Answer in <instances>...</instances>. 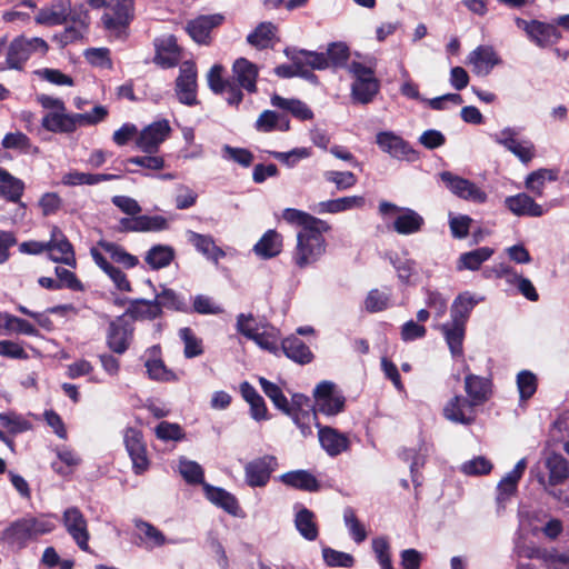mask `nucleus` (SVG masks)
Returning <instances> with one entry per match:
<instances>
[{"mask_svg": "<svg viewBox=\"0 0 569 569\" xmlns=\"http://www.w3.org/2000/svg\"><path fill=\"white\" fill-rule=\"evenodd\" d=\"M258 67L246 58H238L232 64L231 83H234L241 91L249 93L257 91Z\"/></svg>", "mask_w": 569, "mask_h": 569, "instance_id": "22", "label": "nucleus"}, {"mask_svg": "<svg viewBox=\"0 0 569 569\" xmlns=\"http://www.w3.org/2000/svg\"><path fill=\"white\" fill-rule=\"evenodd\" d=\"M515 23L526 32L530 41L540 48L549 47L560 39V33L553 24L538 20L528 21L518 17L515 19Z\"/></svg>", "mask_w": 569, "mask_h": 569, "instance_id": "14", "label": "nucleus"}, {"mask_svg": "<svg viewBox=\"0 0 569 569\" xmlns=\"http://www.w3.org/2000/svg\"><path fill=\"white\" fill-rule=\"evenodd\" d=\"M517 387L522 400H527L533 396L537 390V378L528 370H522L517 376Z\"/></svg>", "mask_w": 569, "mask_h": 569, "instance_id": "63", "label": "nucleus"}, {"mask_svg": "<svg viewBox=\"0 0 569 569\" xmlns=\"http://www.w3.org/2000/svg\"><path fill=\"white\" fill-rule=\"evenodd\" d=\"M154 62L162 68H172L179 63L180 52L176 39L170 36L156 44Z\"/></svg>", "mask_w": 569, "mask_h": 569, "instance_id": "39", "label": "nucleus"}, {"mask_svg": "<svg viewBox=\"0 0 569 569\" xmlns=\"http://www.w3.org/2000/svg\"><path fill=\"white\" fill-rule=\"evenodd\" d=\"M365 204V198L361 196H347L338 199L320 201L313 208L317 213H339L348 210L361 208Z\"/></svg>", "mask_w": 569, "mask_h": 569, "instance_id": "37", "label": "nucleus"}, {"mask_svg": "<svg viewBox=\"0 0 569 569\" xmlns=\"http://www.w3.org/2000/svg\"><path fill=\"white\" fill-rule=\"evenodd\" d=\"M186 238L199 253L216 263L226 256V252L216 244L213 237L210 234H202L192 230H187Z\"/></svg>", "mask_w": 569, "mask_h": 569, "instance_id": "30", "label": "nucleus"}, {"mask_svg": "<svg viewBox=\"0 0 569 569\" xmlns=\"http://www.w3.org/2000/svg\"><path fill=\"white\" fill-rule=\"evenodd\" d=\"M90 250H97L100 254L106 256L108 260L127 269H132L139 264L138 257L129 253L123 247L114 242L100 240Z\"/></svg>", "mask_w": 569, "mask_h": 569, "instance_id": "27", "label": "nucleus"}, {"mask_svg": "<svg viewBox=\"0 0 569 569\" xmlns=\"http://www.w3.org/2000/svg\"><path fill=\"white\" fill-rule=\"evenodd\" d=\"M223 68L220 64H214L208 72L207 79L209 88L214 93L224 94L226 101L231 106H238L242 99V91L237 88L230 80H224L222 77Z\"/></svg>", "mask_w": 569, "mask_h": 569, "instance_id": "19", "label": "nucleus"}, {"mask_svg": "<svg viewBox=\"0 0 569 569\" xmlns=\"http://www.w3.org/2000/svg\"><path fill=\"white\" fill-rule=\"evenodd\" d=\"M0 422L12 435L26 432L32 427L31 422L22 415L13 411L1 412Z\"/></svg>", "mask_w": 569, "mask_h": 569, "instance_id": "59", "label": "nucleus"}, {"mask_svg": "<svg viewBox=\"0 0 569 569\" xmlns=\"http://www.w3.org/2000/svg\"><path fill=\"white\" fill-rule=\"evenodd\" d=\"M24 518L29 525L33 539L52 532L57 527L56 521L58 517L53 513H43L38 517L27 516Z\"/></svg>", "mask_w": 569, "mask_h": 569, "instance_id": "52", "label": "nucleus"}, {"mask_svg": "<svg viewBox=\"0 0 569 569\" xmlns=\"http://www.w3.org/2000/svg\"><path fill=\"white\" fill-rule=\"evenodd\" d=\"M271 104L276 108L289 111L293 117L300 120H310L313 118L311 109L305 102L297 99H287L273 94L271 97Z\"/></svg>", "mask_w": 569, "mask_h": 569, "instance_id": "48", "label": "nucleus"}, {"mask_svg": "<svg viewBox=\"0 0 569 569\" xmlns=\"http://www.w3.org/2000/svg\"><path fill=\"white\" fill-rule=\"evenodd\" d=\"M493 252V249L490 247H480L475 250L463 252L459 256L456 268L458 271L479 270L481 264L492 257Z\"/></svg>", "mask_w": 569, "mask_h": 569, "instance_id": "42", "label": "nucleus"}, {"mask_svg": "<svg viewBox=\"0 0 569 569\" xmlns=\"http://www.w3.org/2000/svg\"><path fill=\"white\" fill-rule=\"evenodd\" d=\"M439 177L446 188L460 199L475 203H485L488 199L487 193L468 179L450 171H442Z\"/></svg>", "mask_w": 569, "mask_h": 569, "instance_id": "11", "label": "nucleus"}, {"mask_svg": "<svg viewBox=\"0 0 569 569\" xmlns=\"http://www.w3.org/2000/svg\"><path fill=\"white\" fill-rule=\"evenodd\" d=\"M491 380L473 373L465 377V391L467 398L477 407L482 406L491 397Z\"/></svg>", "mask_w": 569, "mask_h": 569, "instance_id": "28", "label": "nucleus"}, {"mask_svg": "<svg viewBox=\"0 0 569 569\" xmlns=\"http://www.w3.org/2000/svg\"><path fill=\"white\" fill-rule=\"evenodd\" d=\"M469 291L459 293L450 307V320L467 325L473 308L483 300Z\"/></svg>", "mask_w": 569, "mask_h": 569, "instance_id": "34", "label": "nucleus"}, {"mask_svg": "<svg viewBox=\"0 0 569 569\" xmlns=\"http://www.w3.org/2000/svg\"><path fill=\"white\" fill-rule=\"evenodd\" d=\"M281 347L284 355L298 363L305 365L312 360L310 348L298 337L290 336L283 339Z\"/></svg>", "mask_w": 569, "mask_h": 569, "instance_id": "45", "label": "nucleus"}, {"mask_svg": "<svg viewBox=\"0 0 569 569\" xmlns=\"http://www.w3.org/2000/svg\"><path fill=\"white\" fill-rule=\"evenodd\" d=\"M223 21L221 14L200 16L187 24V32L198 43H208L211 30Z\"/></svg>", "mask_w": 569, "mask_h": 569, "instance_id": "31", "label": "nucleus"}, {"mask_svg": "<svg viewBox=\"0 0 569 569\" xmlns=\"http://www.w3.org/2000/svg\"><path fill=\"white\" fill-rule=\"evenodd\" d=\"M318 438L322 449L330 456L337 457L349 449V439L345 433L331 427H322L316 423Z\"/></svg>", "mask_w": 569, "mask_h": 569, "instance_id": "26", "label": "nucleus"}, {"mask_svg": "<svg viewBox=\"0 0 569 569\" xmlns=\"http://www.w3.org/2000/svg\"><path fill=\"white\" fill-rule=\"evenodd\" d=\"M203 490L209 501L223 509L226 512L232 516H237L239 503L232 493L222 488L213 487L209 483H203Z\"/></svg>", "mask_w": 569, "mask_h": 569, "instance_id": "38", "label": "nucleus"}, {"mask_svg": "<svg viewBox=\"0 0 569 569\" xmlns=\"http://www.w3.org/2000/svg\"><path fill=\"white\" fill-rule=\"evenodd\" d=\"M282 219L290 223L300 226L301 229L313 227V226H320L322 229H331L330 224L321 220L319 218H316L308 212L295 209V208H287L282 211Z\"/></svg>", "mask_w": 569, "mask_h": 569, "instance_id": "49", "label": "nucleus"}, {"mask_svg": "<svg viewBox=\"0 0 569 569\" xmlns=\"http://www.w3.org/2000/svg\"><path fill=\"white\" fill-rule=\"evenodd\" d=\"M519 128L506 127L499 132L491 134L492 140L502 146L522 163L528 164L536 157V148L529 139H518Z\"/></svg>", "mask_w": 569, "mask_h": 569, "instance_id": "7", "label": "nucleus"}, {"mask_svg": "<svg viewBox=\"0 0 569 569\" xmlns=\"http://www.w3.org/2000/svg\"><path fill=\"white\" fill-rule=\"evenodd\" d=\"M144 367L150 379L162 382L178 380L177 375L172 370L168 369L162 361L161 348L159 345L148 348L144 352Z\"/></svg>", "mask_w": 569, "mask_h": 569, "instance_id": "25", "label": "nucleus"}, {"mask_svg": "<svg viewBox=\"0 0 569 569\" xmlns=\"http://www.w3.org/2000/svg\"><path fill=\"white\" fill-rule=\"evenodd\" d=\"M123 441L132 461L133 472L136 475H142L149 468V459L147 457V449L141 431L134 428H127L123 435Z\"/></svg>", "mask_w": 569, "mask_h": 569, "instance_id": "16", "label": "nucleus"}, {"mask_svg": "<svg viewBox=\"0 0 569 569\" xmlns=\"http://www.w3.org/2000/svg\"><path fill=\"white\" fill-rule=\"evenodd\" d=\"M277 468L278 460L272 455L254 458L244 466V481L251 488L266 487Z\"/></svg>", "mask_w": 569, "mask_h": 569, "instance_id": "12", "label": "nucleus"}, {"mask_svg": "<svg viewBox=\"0 0 569 569\" xmlns=\"http://www.w3.org/2000/svg\"><path fill=\"white\" fill-rule=\"evenodd\" d=\"M391 306L390 290L372 289L368 292L365 299V309L370 312H380Z\"/></svg>", "mask_w": 569, "mask_h": 569, "instance_id": "56", "label": "nucleus"}, {"mask_svg": "<svg viewBox=\"0 0 569 569\" xmlns=\"http://www.w3.org/2000/svg\"><path fill=\"white\" fill-rule=\"evenodd\" d=\"M168 227V220L162 216H137L119 220V230L122 232H156L167 230Z\"/></svg>", "mask_w": 569, "mask_h": 569, "instance_id": "23", "label": "nucleus"}, {"mask_svg": "<svg viewBox=\"0 0 569 569\" xmlns=\"http://www.w3.org/2000/svg\"><path fill=\"white\" fill-rule=\"evenodd\" d=\"M134 17V0H110L101 21L110 33L122 37Z\"/></svg>", "mask_w": 569, "mask_h": 569, "instance_id": "4", "label": "nucleus"}, {"mask_svg": "<svg viewBox=\"0 0 569 569\" xmlns=\"http://www.w3.org/2000/svg\"><path fill=\"white\" fill-rule=\"evenodd\" d=\"M476 408L467 397L456 395L445 405L442 415L453 423L469 426L476 420Z\"/></svg>", "mask_w": 569, "mask_h": 569, "instance_id": "17", "label": "nucleus"}, {"mask_svg": "<svg viewBox=\"0 0 569 569\" xmlns=\"http://www.w3.org/2000/svg\"><path fill=\"white\" fill-rule=\"evenodd\" d=\"M322 558L329 567L351 568L355 562L350 553L338 551L329 547L322 549Z\"/></svg>", "mask_w": 569, "mask_h": 569, "instance_id": "61", "label": "nucleus"}, {"mask_svg": "<svg viewBox=\"0 0 569 569\" xmlns=\"http://www.w3.org/2000/svg\"><path fill=\"white\" fill-rule=\"evenodd\" d=\"M378 209L385 217L397 213L393 221V230L399 234L417 233L425 224L423 217L413 209L399 207L389 201H381Z\"/></svg>", "mask_w": 569, "mask_h": 569, "instance_id": "6", "label": "nucleus"}, {"mask_svg": "<svg viewBox=\"0 0 569 569\" xmlns=\"http://www.w3.org/2000/svg\"><path fill=\"white\" fill-rule=\"evenodd\" d=\"M179 472L186 482L190 485L203 486V483H206L203 480L204 472L202 467L193 460L181 457L179 459Z\"/></svg>", "mask_w": 569, "mask_h": 569, "instance_id": "57", "label": "nucleus"}, {"mask_svg": "<svg viewBox=\"0 0 569 569\" xmlns=\"http://www.w3.org/2000/svg\"><path fill=\"white\" fill-rule=\"evenodd\" d=\"M1 144L4 149L19 150L22 153H39V148L33 146L30 138L21 131L7 133Z\"/></svg>", "mask_w": 569, "mask_h": 569, "instance_id": "53", "label": "nucleus"}, {"mask_svg": "<svg viewBox=\"0 0 569 569\" xmlns=\"http://www.w3.org/2000/svg\"><path fill=\"white\" fill-rule=\"evenodd\" d=\"M315 405L312 410L328 417L337 416L345 410L346 398L331 381H321L313 390Z\"/></svg>", "mask_w": 569, "mask_h": 569, "instance_id": "5", "label": "nucleus"}, {"mask_svg": "<svg viewBox=\"0 0 569 569\" xmlns=\"http://www.w3.org/2000/svg\"><path fill=\"white\" fill-rule=\"evenodd\" d=\"M1 539L12 549H22L29 541L34 540L26 518H20L7 527Z\"/></svg>", "mask_w": 569, "mask_h": 569, "instance_id": "32", "label": "nucleus"}, {"mask_svg": "<svg viewBox=\"0 0 569 569\" xmlns=\"http://www.w3.org/2000/svg\"><path fill=\"white\" fill-rule=\"evenodd\" d=\"M154 300L159 303L161 311L163 308L177 311L184 310L186 308L184 299L172 289L163 288L156 295Z\"/></svg>", "mask_w": 569, "mask_h": 569, "instance_id": "60", "label": "nucleus"}, {"mask_svg": "<svg viewBox=\"0 0 569 569\" xmlns=\"http://www.w3.org/2000/svg\"><path fill=\"white\" fill-rule=\"evenodd\" d=\"M31 56L28 46L26 44V38L14 39L7 52V64L10 69H20L23 63Z\"/></svg>", "mask_w": 569, "mask_h": 569, "instance_id": "51", "label": "nucleus"}, {"mask_svg": "<svg viewBox=\"0 0 569 569\" xmlns=\"http://www.w3.org/2000/svg\"><path fill=\"white\" fill-rule=\"evenodd\" d=\"M174 249L168 244H154L144 256L146 263L152 270H159L168 267L174 259Z\"/></svg>", "mask_w": 569, "mask_h": 569, "instance_id": "46", "label": "nucleus"}, {"mask_svg": "<svg viewBox=\"0 0 569 569\" xmlns=\"http://www.w3.org/2000/svg\"><path fill=\"white\" fill-rule=\"evenodd\" d=\"M506 207L516 216L541 217L546 210L527 193L507 197Z\"/></svg>", "mask_w": 569, "mask_h": 569, "instance_id": "35", "label": "nucleus"}, {"mask_svg": "<svg viewBox=\"0 0 569 569\" xmlns=\"http://www.w3.org/2000/svg\"><path fill=\"white\" fill-rule=\"evenodd\" d=\"M558 178L557 171L552 169H538L531 172L525 181L526 188L537 197H542L546 181H556Z\"/></svg>", "mask_w": 569, "mask_h": 569, "instance_id": "50", "label": "nucleus"}, {"mask_svg": "<svg viewBox=\"0 0 569 569\" xmlns=\"http://www.w3.org/2000/svg\"><path fill=\"white\" fill-rule=\"evenodd\" d=\"M39 24L58 26L70 23L60 33L54 34L53 40L66 47L69 43L83 38L88 30L90 19L83 4H72L71 0H56L49 7L41 9L36 16Z\"/></svg>", "mask_w": 569, "mask_h": 569, "instance_id": "1", "label": "nucleus"}, {"mask_svg": "<svg viewBox=\"0 0 569 569\" xmlns=\"http://www.w3.org/2000/svg\"><path fill=\"white\" fill-rule=\"evenodd\" d=\"M133 332L134 327L126 315L119 316L108 325L106 345L113 353L123 355L130 348Z\"/></svg>", "mask_w": 569, "mask_h": 569, "instance_id": "9", "label": "nucleus"}, {"mask_svg": "<svg viewBox=\"0 0 569 569\" xmlns=\"http://www.w3.org/2000/svg\"><path fill=\"white\" fill-rule=\"evenodd\" d=\"M179 337L184 345L183 355L187 359L196 358L203 353L202 340L190 328H181Z\"/></svg>", "mask_w": 569, "mask_h": 569, "instance_id": "58", "label": "nucleus"}, {"mask_svg": "<svg viewBox=\"0 0 569 569\" xmlns=\"http://www.w3.org/2000/svg\"><path fill=\"white\" fill-rule=\"evenodd\" d=\"M348 71L352 77L351 100L358 104L372 102L380 91V81L375 77L373 69L361 62L351 61Z\"/></svg>", "mask_w": 569, "mask_h": 569, "instance_id": "3", "label": "nucleus"}, {"mask_svg": "<svg viewBox=\"0 0 569 569\" xmlns=\"http://www.w3.org/2000/svg\"><path fill=\"white\" fill-rule=\"evenodd\" d=\"M47 251L50 258L56 262H62L68 266H76V258L72 244L67 239L60 228H51L50 240L47 242Z\"/></svg>", "mask_w": 569, "mask_h": 569, "instance_id": "21", "label": "nucleus"}, {"mask_svg": "<svg viewBox=\"0 0 569 569\" xmlns=\"http://www.w3.org/2000/svg\"><path fill=\"white\" fill-rule=\"evenodd\" d=\"M127 315L133 320H153L161 316V310L154 299H134L130 301Z\"/></svg>", "mask_w": 569, "mask_h": 569, "instance_id": "44", "label": "nucleus"}, {"mask_svg": "<svg viewBox=\"0 0 569 569\" xmlns=\"http://www.w3.org/2000/svg\"><path fill=\"white\" fill-rule=\"evenodd\" d=\"M282 250V236L273 229L263 233L253 246V252L262 259L277 257Z\"/></svg>", "mask_w": 569, "mask_h": 569, "instance_id": "41", "label": "nucleus"}, {"mask_svg": "<svg viewBox=\"0 0 569 569\" xmlns=\"http://www.w3.org/2000/svg\"><path fill=\"white\" fill-rule=\"evenodd\" d=\"M280 480L292 488L315 492L320 486L317 478L307 470H295L281 475Z\"/></svg>", "mask_w": 569, "mask_h": 569, "instance_id": "43", "label": "nucleus"}, {"mask_svg": "<svg viewBox=\"0 0 569 569\" xmlns=\"http://www.w3.org/2000/svg\"><path fill=\"white\" fill-rule=\"evenodd\" d=\"M466 326L463 323L449 320L437 327L443 335L446 343L453 358L463 356V340L466 336Z\"/></svg>", "mask_w": 569, "mask_h": 569, "instance_id": "29", "label": "nucleus"}, {"mask_svg": "<svg viewBox=\"0 0 569 569\" xmlns=\"http://www.w3.org/2000/svg\"><path fill=\"white\" fill-rule=\"evenodd\" d=\"M545 467L549 472L548 479L541 471H537L538 482L547 489L548 486H557L566 481L569 477L567 460L559 453L550 452L545 459Z\"/></svg>", "mask_w": 569, "mask_h": 569, "instance_id": "20", "label": "nucleus"}, {"mask_svg": "<svg viewBox=\"0 0 569 569\" xmlns=\"http://www.w3.org/2000/svg\"><path fill=\"white\" fill-rule=\"evenodd\" d=\"M41 126L53 133H72L80 123L78 113H69L64 108L63 111L47 112L41 120Z\"/></svg>", "mask_w": 569, "mask_h": 569, "instance_id": "24", "label": "nucleus"}, {"mask_svg": "<svg viewBox=\"0 0 569 569\" xmlns=\"http://www.w3.org/2000/svg\"><path fill=\"white\" fill-rule=\"evenodd\" d=\"M61 522L78 548L84 552L90 551V532L88 520L78 507H68L61 516Z\"/></svg>", "mask_w": 569, "mask_h": 569, "instance_id": "8", "label": "nucleus"}, {"mask_svg": "<svg viewBox=\"0 0 569 569\" xmlns=\"http://www.w3.org/2000/svg\"><path fill=\"white\" fill-rule=\"evenodd\" d=\"M259 385L263 393L271 400V402L278 410H280L284 415L289 413V400L278 385L269 381L263 377L259 378Z\"/></svg>", "mask_w": 569, "mask_h": 569, "instance_id": "54", "label": "nucleus"}, {"mask_svg": "<svg viewBox=\"0 0 569 569\" xmlns=\"http://www.w3.org/2000/svg\"><path fill=\"white\" fill-rule=\"evenodd\" d=\"M176 96L182 104L194 106L197 101V68L191 61H184L180 66L179 76L176 79Z\"/></svg>", "mask_w": 569, "mask_h": 569, "instance_id": "15", "label": "nucleus"}, {"mask_svg": "<svg viewBox=\"0 0 569 569\" xmlns=\"http://www.w3.org/2000/svg\"><path fill=\"white\" fill-rule=\"evenodd\" d=\"M379 149L397 160L416 161L418 152L393 131H380L376 136Z\"/></svg>", "mask_w": 569, "mask_h": 569, "instance_id": "13", "label": "nucleus"}, {"mask_svg": "<svg viewBox=\"0 0 569 569\" xmlns=\"http://www.w3.org/2000/svg\"><path fill=\"white\" fill-rule=\"evenodd\" d=\"M277 31L278 29L272 22H261L247 36V42L260 50L272 48L277 40Z\"/></svg>", "mask_w": 569, "mask_h": 569, "instance_id": "40", "label": "nucleus"}, {"mask_svg": "<svg viewBox=\"0 0 569 569\" xmlns=\"http://www.w3.org/2000/svg\"><path fill=\"white\" fill-rule=\"evenodd\" d=\"M171 126L167 119H159L146 126L136 138L137 148L149 154L158 152L160 146L170 137Z\"/></svg>", "mask_w": 569, "mask_h": 569, "instance_id": "10", "label": "nucleus"}, {"mask_svg": "<svg viewBox=\"0 0 569 569\" xmlns=\"http://www.w3.org/2000/svg\"><path fill=\"white\" fill-rule=\"evenodd\" d=\"M329 230L317 224L298 231L297 246L292 253V260L298 268L311 266L325 254L327 243L323 233Z\"/></svg>", "mask_w": 569, "mask_h": 569, "instance_id": "2", "label": "nucleus"}, {"mask_svg": "<svg viewBox=\"0 0 569 569\" xmlns=\"http://www.w3.org/2000/svg\"><path fill=\"white\" fill-rule=\"evenodd\" d=\"M295 527L302 538L315 541L319 536L316 515L303 506H296Z\"/></svg>", "mask_w": 569, "mask_h": 569, "instance_id": "36", "label": "nucleus"}, {"mask_svg": "<svg viewBox=\"0 0 569 569\" xmlns=\"http://www.w3.org/2000/svg\"><path fill=\"white\" fill-rule=\"evenodd\" d=\"M467 63L476 76L487 77L502 60L492 46L481 44L468 54Z\"/></svg>", "mask_w": 569, "mask_h": 569, "instance_id": "18", "label": "nucleus"}, {"mask_svg": "<svg viewBox=\"0 0 569 569\" xmlns=\"http://www.w3.org/2000/svg\"><path fill=\"white\" fill-rule=\"evenodd\" d=\"M134 526L142 533L141 539L147 548L161 547L167 543L166 536L152 523L138 519Z\"/></svg>", "mask_w": 569, "mask_h": 569, "instance_id": "55", "label": "nucleus"}, {"mask_svg": "<svg viewBox=\"0 0 569 569\" xmlns=\"http://www.w3.org/2000/svg\"><path fill=\"white\" fill-rule=\"evenodd\" d=\"M519 479L507 473L498 483L497 490V503L498 508H505L506 501L510 499L511 496L517 491Z\"/></svg>", "mask_w": 569, "mask_h": 569, "instance_id": "62", "label": "nucleus"}, {"mask_svg": "<svg viewBox=\"0 0 569 569\" xmlns=\"http://www.w3.org/2000/svg\"><path fill=\"white\" fill-rule=\"evenodd\" d=\"M90 256L94 263L108 276L114 287L122 292H131L132 287L127 278V274L114 267L106 256L100 254L97 250H90Z\"/></svg>", "mask_w": 569, "mask_h": 569, "instance_id": "33", "label": "nucleus"}, {"mask_svg": "<svg viewBox=\"0 0 569 569\" xmlns=\"http://www.w3.org/2000/svg\"><path fill=\"white\" fill-rule=\"evenodd\" d=\"M24 190L22 180L0 168V197L11 202L20 201Z\"/></svg>", "mask_w": 569, "mask_h": 569, "instance_id": "47", "label": "nucleus"}, {"mask_svg": "<svg viewBox=\"0 0 569 569\" xmlns=\"http://www.w3.org/2000/svg\"><path fill=\"white\" fill-rule=\"evenodd\" d=\"M372 549L381 569H393L390 556V546L387 538H375L372 540Z\"/></svg>", "mask_w": 569, "mask_h": 569, "instance_id": "64", "label": "nucleus"}]
</instances>
